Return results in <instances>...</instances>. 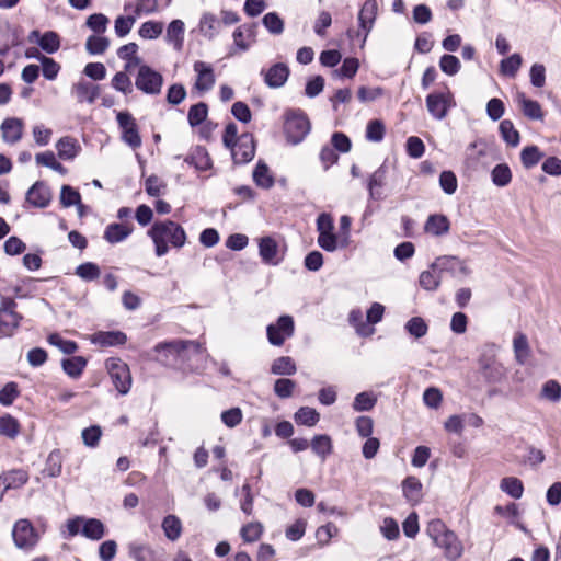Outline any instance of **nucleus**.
Segmentation results:
<instances>
[{"instance_id": "f257e3e1", "label": "nucleus", "mask_w": 561, "mask_h": 561, "mask_svg": "<svg viewBox=\"0 0 561 561\" xmlns=\"http://www.w3.org/2000/svg\"><path fill=\"white\" fill-rule=\"evenodd\" d=\"M154 351L161 355V362L169 364L178 360H188L193 355L202 354L203 347L195 341L176 340L159 343L154 346Z\"/></svg>"}, {"instance_id": "f03ea898", "label": "nucleus", "mask_w": 561, "mask_h": 561, "mask_svg": "<svg viewBox=\"0 0 561 561\" xmlns=\"http://www.w3.org/2000/svg\"><path fill=\"white\" fill-rule=\"evenodd\" d=\"M311 124L301 110H287L284 113V134L290 145L300 144L310 133Z\"/></svg>"}, {"instance_id": "7ed1b4c3", "label": "nucleus", "mask_w": 561, "mask_h": 561, "mask_svg": "<svg viewBox=\"0 0 561 561\" xmlns=\"http://www.w3.org/2000/svg\"><path fill=\"white\" fill-rule=\"evenodd\" d=\"M111 381L121 396L129 392L133 383L128 365L121 358H108L105 363Z\"/></svg>"}, {"instance_id": "20e7f679", "label": "nucleus", "mask_w": 561, "mask_h": 561, "mask_svg": "<svg viewBox=\"0 0 561 561\" xmlns=\"http://www.w3.org/2000/svg\"><path fill=\"white\" fill-rule=\"evenodd\" d=\"M16 302L13 298L2 297L0 304V336L13 335L23 317L15 311Z\"/></svg>"}, {"instance_id": "39448f33", "label": "nucleus", "mask_w": 561, "mask_h": 561, "mask_svg": "<svg viewBox=\"0 0 561 561\" xmlns=\"http://www.w3.org/2000/svg\"><path fill=\"white\" fill-rule=\"evenodd\" d=\"M149 236L151 238H160L175 248L182 247L186 239L184 230L173 221L154 222L149 230Z\"/></svg>"}, {"instance_id": "423d86ee", "label": "nucleus", "mask_w": 561, "mask_h": 561, "mask_svg": "<svg viewBox=\"0 0 561 561\" xmlns=\"http://www.w3.org/2000/svg\"><path fill=\"white\" fill-rule=\"evenodd\" d=\"M15 546L25 551L32 550L39 540V535L28 519H19L12 530Z\"/></svg>"}, {"instance_id": "0eeeda50", "label": "nucleus", "mask_w": 561, "mask_h": 561, "mask_svg": "<svg viewBox=\"0 0 561 561\" xmlns=\"http://www.w3.org/2000/svg\"><path fill=\"white\" fill-rule=\"evenodd\" d=\"M163 77L160 72L153 70L148 65H142L138 69L135 85L146 94L157 95L161 92Z\"/></svg>"}, {"instance_id": "6e6552de", "label": "nucleus", "mask_w": 561, "mask_h": 561, "mask_svg": "<svg viewBox=\"0 0 561 561\" xmlns=\"http://www.w3.org/2000/svg\"><path fill=\"white\" fill-rule=\"evenodd\" d=\"M456 105L453 93L447 89L443 92H433L426 96V107L435 119H444L448 111Z\"/></svg>"}, {"instance_id": "1a4fd4ad", "label": "nucleus", "mask_w": 561, "mask_h": 561, "mask_svg": "<svg viewBox=\"0 0 561 561\" xmlns=\"http://www.w3.org/2000/svg\"><path fill=\"white\" fill-rule=\"evenodd\" d=\"M295 331L294 319L290 316H280L276 323L266 328L267 340L272 345L282 346L284 342L293 336Z\"/></svg>"}, {"instance_id": "9d476101", "label": "nucleus", "mask_w": 561, "mask_h": 561, "mask_svg": "<svg viewBox=\"0 0 561 561\" xmlns=\"http://www.w3.org/2000/svg\"><path fill=\"white\" fill-rule=\"evenodd\" d=\"M118 127L122 130V139L133 149L141 146V137L139 135L136 119L129 112H118L116 115Z\"/></svg>"}, {"instance_id": "9b49d317", "label": "nucleus", "mask_w": 561, "mask_h": 561, "mask_svg": "<svg viewBox=\"0 0 561 561\" xmlns=\"http://www.w3.org/2000/svg\"><path fill=\"white\" fill-rule=\"evenodd\" d=\"M236 164H245L255 156V140L252 134L243 133L233 146L228 147Z\"/></svg>"}, {"instance_id": "f8f14e48", "label": "nucleus", "mask_w": 561, "mask_h": 561, "mask_svg": "<svg viewBox=\"0 0 561 561\" xmlns=\"http://www.w3.org/2000/svg\"><path fill=\"white\" fill-rule=\"evenodd\" d=\"M53 194L49 186L43 182H35L26 193L27 203L36 208H45L49 205Z\"/></svg>"}, {"instance_id": "ddd939ff", "label": "nucleus", "mask_w": 561, "mask_h": 561, "mask_svg": "<svg viewBox=\"0 0 561 561\" xmlns=\"http://www.w3.org/2000/svg\"><path fill=\"white\" fill-rule=\"evenodd\" d=\"M289 73L290 70L284 62H277L271 66L267 70H261V75L264 77L265 84L272 89H278L283 87L288 80Z\"/></svg>"}, {"instance_id": "4468645a", "label": "nucleus", "mask_w": 561, "mask_h": 561, "mask_svg": "<svg viewBox=\"0 0 561 561\" xmlns=\"http://www.w3.org/2000/svg\"><path fill=\"white\" fill-rule=\"evenodd\" d=\"M28 481V473L23 469H13L0 476V502L11 489H20Z\"/></svg>"}, {"instance_id": "2eb2a0df", "label": "nucleus", "mask_w": 561, "mask_h": 561, "mask_svg": "<svg viewBox=\"0 0 561 561\" xmlns=\"http://www.w3.org/2000/svg\"><path fill=\"white\" fill-rule=\"evenodd\" d=\"M2 140L5 144L14 145L23 137L24 122L18 117L5 118L0 126Z\"/></svg>"}, {"instance_id": "dca6fc26", "label": "nucleus", "mask_w": 561, "mask_h": 561, "mask_svg": "<svg viewBox=\"0 0 561 561\" xmlns=\"http://www.w3.org/2000/svg\"><path fill=\"white\" fill-rule=\"evenodd\" d=\"M378 12V4L376 0H366L358 13L359 32L364 34L366 41L369 32L371 31Z\"/></svg>"}, {"instance_id": "f3484780", "label": "nucleus", "mask_w": 561, "mask_h": 561, "mask_svg": "<svg viewBox=\"0 0 561 561\" xmlns=\"http://www.w3.org/2000/svg\"><path fill=\"white\" fill-rule=\"evenodd\" d=\"M194 71L197 73L195 89L201 92L209 91L215 84L214 69L209 64L197 60L193 65Z\"/></svg>"}, {"instance_id": "a211bd4d", "label": "nucleus", "mask_w": 561, "mask_h": 561, "mask_svg": "<svg viewBox=\"0 0 561 561\" xmlns=\"http://www.w3.org/2000/svg\"><path fill=\"white\" fill-rule=\"evenodd\" d=\"M434 268H438L442 274L446 272L455 275L457 272H459L460 274L467 276L471 273L465 261H461L459 257L453 255L438 256L434 261Z\"/></svg>"}, {"instance_id": "6ab92c4d", "label": "nucleus", "mask_w": 561, "mask_h": 561, "mask_svg": "<svg viewBox=\"0 0 561 561\" xmlns=\"http://www.w3.org/2000/svg\"><path fill=\"white\" fill-rule=\"evenodd\" d=\"M434 543L443 549L445 557L449 560H457L462 553V545L451 530L445 533Z\"/></svg>"}, {"instance_id": "aec40b11", "label": "nucleus", "mask_w": 561, "mask_h": 561, "mask_svg": "<svg viewBox=\"0 0 561 561\" xmlns=\"http://www.w3.org/2000/svg\"><path fill=\"white\" fill-rule=\"evenodd\" d=\"M128 553L135 561H164L162 553L151 546L141 542H130Z\"/></svg>"}, {"instance_id": "412c9836", "label": "nucleus", "mask_w": 561, "mask_h": 561, "mask_svg": "<svg viewBox=\"0 0 561 561\" xmlns=\"http://www.w3.org/2000/svg\"><path fill=\"white\" fill-rule=\"evenodd\" d=\"M259 254L262 262L268 265H277L280 261L278 257V243L270 236L262 237L259 240Z\"/></svg>"}, {"instance_id": "4be33fe9", "label": "nucleus", "mask_w": 561, "mask_h": 561, "mask_svg": "<svg viewBox=\"0 0 561 561\" xmlns=\"http://www.w3.org/2000/svg\"><path fill=\"white\" fill-rule=\"evenodd\" d=\"M72 93L79 103H94L100 94V88L88 81H79L72 85Z\"/></svg>"}, {"instance_id": "5701e85b", "label": "nucleus", "mask_w": 561, "mask_h": 561, "mask_svg": "<svg viewBox=\"0 0 561 561\" xmlns=\"http://www.w3.org/2000/svg\"><path fill=\"white\" fill-rule=\"evenodd\" d=\"M423 485L414 476H409L402 481V492L404 497L411 504H417L423 497L422 493Z\"/></svg>"}, {"instance_id": "b1692460", "label": "nucleus", "mask_w": 561, "mask_h": 561, "mask_svg": "<svg viewBox=\"0 0 561 561\" xmlns=\"http://www.w3.org/2000/svg\"><path fill=\"white\" fill-rule=\"evenodd\" d=\"M133 229L129 222L110 224L104 231V239L112 244L122 242L133 232Z\"/></svg>"}, {"instance_id": "393cba45", "label": "nucleus", "mask_w": 561, "mask_h": 561, "mask_svg": "<svg viewBox=\"0 0 561 561\" xmlns=\"http://www.w3.org/2000/svg\"><path fill=\"white\" fill-rule=\"evenodd\" d=\"M221 22L213 13L206 12L199 21V31L204 37L214 39L220 32Z\"/></svg>"}, {"instance_id": "a878e982", "label": "nucleus", "mask_w": 561, "mask_h": 561, "mask_svg": "<svg viewBox=\"0 0 561 561\" xmlns=\"http://www.w3.org/2000/svg\"><path fill=\"white\" fill-rule=\"evenodd\" d=\"M516 99L525 116L535 121H541L543 118V112L537 101L527 99L523 92H518Z\"/></svg>"}, {"instance_id": "bb28decb", "label": "nucleus", "mask_w": 561, "mask_h": 561, "mask_svg": "<svg viewBox=\"0 0 561 561\" xmlns=\"http://www.w3.org/2000/svg\"><path fill=\"white\" fill-rule=\"evenodd\" d=\"M56 149L60 159L71 160L79 153L80 145L77 139L66 136L57 141Z\"/></svg>"}, {"instance_id": "cd10ccee", "label": "nucleus", "mask_w": 561, "mask_h": 561, "mask_svg": "<svg viewBox=\"0 0 561 561\" xmlns=\"http://www.w3.org/2000/svg\"><path fill=\"white\" fill-rule=\"evenodd\" d=\"M440 280L442 273L438 268H434V262L430 265L428 270L421 273L419 278L420 286L430 291L436 290L440 285Z\"/></svg>"}, {"instance_id": "c85d7f7f", "label": "nucleus", "mask_w": 561, "mask_h": 561, "mask_svg": "<svg viewBox=\"0 0 561 561\" xmlns=\"http://www.w3.org/2000/svg\"><path fill=\"white\" fill-rule=\"evenodd\" d=\"M513 348L516 362L520 365L526 364L530 356V347L528 339L524 333L518 332L515 334L513 340Z\"/></svg>"}, {"instance_id": "c756f323", "label": "nucleus", "mask_w": 561, "mask_h": 561, "mask_svg": "<svg viewBox=\"0 0 561 561\" xmlns=\"http://www.w3.org/2000/svg\"><path fill=\"white\" fill-rule=\"evenodd\" d=\"M387 172V167L382 164L369 176L367 188L373 198L380 197V190L386 183Z\"/></svg>"}, {"instance_id": "7c9ffc66", "label": "nucleus", "mask_w": 561, "mask_h": 561, "mask_svg": "<svg viewBox=\"0 0 561 561\" xmlns=\"http://www.w3.org/2000/svg\"><path fill=\"white\" fill-rule=\"evenodd\" d=\"M161 527L164 536L171 541H176L182 535V522L175 515H167L162 520Z\"/></svg>"}, {"instance_id": "2f4dec72", "label": "nucleus", "mask_w": 561, "mask_h": 561, "mask_svg": "<svg viewBox=\"0 0 561 561\" xmlns=\"http://www.w3.org/2000/svg\"><path fill=\"white\" fill-rule=\"evenodd\" d=\"M60 205L65 208L77 206V210H85V206L81 203L80 193L70 185L61 186Z\"/></svg>"}, {"instance_id": "473e14b6", "label": "nucleus", "mask_w": 561, "mask_h": 561, "mask_svg": "<svg viewBox=\"0 0 561 561\" xmlns=\"http://www.w3.org/2000/svg\"><path fill=\"white\" fill-rule=\"evenodd\" d=\"M253 181L262 188H270L274 185V176L265 162L261 160L257 162L253 171Z\"/></svg>"}, {"instance_id": "72a5a7b5", "label": "nucleus", "mask_w": 561, "mask_h": 561, "mask_svg": "<svg viewBox=\"0 0 561 561\" xmlns=\"http://www.w3.org/2000/svg\"><path fill=\"white\" fill-rule=\"evenodd\" d=\"M81 534L91 540H100L105 535V526L100 519L84 518Z\"/></svg>"}, {"instance_id": "f704fd0d", "label": "nucleus", "mask_w": 561, "mask_h": 561, "mask_svg": "<svg viewBox=\"0 0 561 561\" xmlns=\"http://www.w3.org/2000/svg\"><path fill=\"white\" fill-rule=\"evenodd\" d=\"M425 230L434 236L444 234L449 230V221L442 214L431 215L425 224Z\"/></svg>"}, {"instance_id": "c9c22d12", "label": "nucleus", "mask_w": 561, "mask_h": 561, "mask_svg": "<svg viewBox=\"0 0 561 561\" xmlns=\"http://www.w3.org/2000/svg\"><path fill=\"white\" fill-rule=\"evenodd\" d=\"M297 367L294 359L289 356H280L274 359L271 365V373L279 376H291L296 374Z\"/></svg>"}, {"instance_id": "e433bc0d", "label": "nucleus", "mask_w": 561, "mask_h": 561, "mask_svg": "<svg viewBox=\"0 0 561 561\" xmlns=\"http://www.w3.org/2000/svg\"><path fill=\"white\" fill-rule=\"evenodd\" d=\"M184 30V23L181 20H173L167 28L165 38L175 49H181L183 45Z\"/></svg>"}, {"instance_id": "4c0bfd02", "label": "nucleus", "mask_w": 561, "mask_h": 561, "mask_svg": "<svg viewBox=\"0 0 561 561\" xmlns=\"http://www.w3.org/2000/svg\"><path fill=\"white\" fill-rule=\"evenodd\" d=\"M500 489L513 499H520L524 493L522 480L515 477L503 478L500 482Z\"/></svg>"}, {"instance_id": "58836bf2", "label": "nucleus", "mask_w": 561, "mask_h": 561, "mask_svg": "<svg viewBox=\"0 0 561 561\" xmlns=\"http://www.w3.org/2000/svg\"><path fill=\"white\" fill-rule=\"evenodd\" d=\"M62 469V455L59 449L50 451L46 459L44 473L50 478L59 477Z\"/></svg>"}, {"instance_id": "ea45409f", "label": "nucleus", "mask_w": 561, "mask_h": 561, "mask_svg": "<svg viewBox=\"0 0 561 561\" xmlns=\"http://www.w3.org/2000/svg\"><path fill=\"white\" fill-rule=\"evenodd\" d=\"M37 45L46 54H55L60 48V36L54 31H47L37 39Z\"/></svg>"}, {"instance_id": "a19ab883", "label": "nucleus", "mask_w": 561, "mask_h": 561, "mask_svg": "<svg viewBox=\"0 0 561 561\" xmlns=\"http://www.w3.org/2000/svg\"><path fill=\"white\" fill-rule=\"evenodd\" d=\"M126 341V334L121 331L100 332L94 337V342H98L103 346L123 345Z\"/></svg>"}, {"instance_id": "79ce46f5", "label": "nucleus", "mask_w": 561, "mask_h": 561, "mask_svg": "<svg viewBox=\"0 0 561 561\" xmlns=\"http://www.w3.org/2000/svg\"><path fill=\"white\" fill-rule=\"evenodd\" d=\"M348 321L360 336H370L375 332L373 327L363 321V313L359 309H354L350 312Z\"/></svg>"}, {"instance_id": "37998d69", "label": "nucleus", "mask_w": 561, "mask_h": 561, "mask_svg": "<svg viewBox=\"0 0 561 561\" xmlns=\"http://www.w3.org/2000/svg\"><path fill=\"white\" fill-rule=\"evenodd\" d=\"M208 115V106L204 102H199L190 107L187 113V121L191 127L202 125Z\"/></svg>"}, {"instance_id": "c03bdc74", "label": "nucleus", "mask_w": 561, "mask_h": 561, "mask_svg": "<svg viewBox=\"0 0 561 561\" xmlns=\"http://www.w3.org/2000/svg\"><path fill=\"white\" fill-rule=\"evenodd\" d=\"M61 364L64 371L68 376L78 378L87 366V360L82 356H73L64 359Z\"/></svg>"}, {"instance_id": "a18cd8bd", "label": "nucleus", "mask_w": 561, "mask_h": 561, "mask_svg": "<svg viewBox=\"0 0 561 561\" xmlns=\"http://www.w3.org/2000/svg\"><path fill=\"white\" fill-rule=\"evenodd\" d=\"M20 433L19 421L10 414L0 417V435L14 439Z\"/></svg>"}, {"instance_id": "49530a36", "label": "nucleus", "mask_w": 561, "mask_h": 561, "mask_svg": "<svg viewBox=\"0 0 561 561\" xmlns=\"http://www.w3.org/2000/svg\"><path fill=\"white\" fill-rule=\"evenodd\" d=\"M499 130L503 140L507 145L516 147L519 144V133L516 130V128L514 127L513 123L510 119H503L500 123Z\"/></svg>"}, {"instance_id": "de8ad7c7", "label": "nucleus", "mask_w": 561, "mask_h": 561, "mask_svg": "<svg viewBox=\"0 0 561 561\" xmlns=\"http://www.w3.org/2000/svg\"><path fill=\"white\" fill-rule=\"evenodd\" d=\"M377 403V397L369 391H364L355 396L353 409L357 412L370 411Z\"/></svg>"}, {"instance_id": "09e8293b", "label": "nucleus", "mask_w": 561, "mask_h": 561, "mask_svg": "<svg viewBox=\"0 0 561 561\" xmlns=\"http://www.w3.org/2000/svg\"><path fill=\"white\" fill-rule=\"evenodd\" d=\"M311 448L314 454L324 460L332 453V442L328 435H317L311 442Z\"/></svg>"}, {"instance_id": "8fccbe9b", "label": "nucleus", "mask_w": 561, "mask_h": 561, "mask_svg": "<svg viewBox=\"0 0 561 561\" xmlns=\"http://www.w3.org/2000/svg\"><path fill=\"white\" fill-rule=\"evenodd\" d=\"M320 420L319 413L309 407H302L295 413V421L299 424L313 426Z\"/></svg>"}, {"instance_id": "3c124183", "label": "nucleus", "mask_w": 561, "mask_h": 561, "mask_svg": "<svg viewBox=\"0 0 561 561\" xmlns=\"http://www.w3.org/2000/svg\"><path fill=\"white\" fill-rule=\"evenodd\" d=\"M110 46V41L104 36L92 35L85 42V49L91 55H101Z\"/></svg>"}, {"instance_id": "603ef678", "label": "nucleus", "mask_w": 561, "mask_h": 561, "mask_svg": "<svg viewBox=\"0 0 561 561\" xmlns=\"http://www.w3.org/2000/svg\"><path fill=\"white\" fill-rule=\"evenodd\" d=\"M492 181L496 186H506L512 180V172L507 164L500 163L492 170Z\"/></svg>"}, {"instance_id": "864d4df0", "label": "nucleus", "mask_w": 561, "mask_h": 561, "mask_svg": "<svg viewBox=\"0 0 561 561\" xmlns=\"http://www.w3.org/2000/svg\"><path fill=\"white\" fill-rule=\"evenodd\" d=\"M541 158L542 153L537 146L525 147L520 153L522 163L526 169L535 167Z\"/></svg>"}, {"instance_id": "5fc2aeb1", "label": "nucleus", "mask_w": 561, "mask_h": 561, "mask_svg": "<svg viewBox=\"0 0 561 561\" xmlns=\"http://www.w3.org/2000/svg\"><path fill=\"white\" fill-rule=\"evenodd\" d=\"M386 128L381 121H369L366 127V138L369 141L380 142L385 137Z\"/></svg>"}, {"instance_id": "6e6d98bb", "label": "nucleus", "mask_w": 561, "mask_h": 561, "mask_svg": "<svg viewBox=\"0 0 561 561\" xmlns=\"http://www.w3.org/2000/svg\"><path fill=\"white\" fill-rule=\"evenodd\" d=\"M262 534L263 526L259 522L249 523L244 525L240 530V535L245 542H254L259 540Z\"/></svg>"}, {"instance_id": "4d7b16f0", "label": "nucleus", "mask_w": 561, "mask_h": 561, "mask_svg": "<svg viewBox=\"0 0 561 561\" xmlns=\"http://www.w3.org/2000/svg\"><path fill=\"white\" fill-rule=\"evenodd\" d=\"M163 31V23L156 21H147L141 24L138 33L139 36L147 39H153L161 35Z\"/></svg>"}, {"instance_id": "13d9d810", "label": "nucleus", "mask_w": 561, "mask_h": 561, "mask_svg": "<svg viewBox=\"0 0 561 561\" xmlns=\"http://www.w3.org/2000/svg\"><path fill=\"white\" fill-rule=\"evenodd\" d=\"M262 22L266 30L274 35H279L284 31V22L275 12L266 13Z\"/></svg>"}, {"instance_id": "bf43d9fd", "label": "nucleus", "mask_w": 561, "mask_h": 561, "mask_svg": "<svg viewBox=\"0 0 561 561\" xmlns=\"http://www.w3.org/2000/svg\"><path fill=\"white\" fill-rule=\"evenodd\" d=\"M76 275H78L80 278H82L84 280L91 282V280L99 278V276L101 275V271H100V267L95 263L87 262V263L80 264L76 268Z\"/></svg>"}, {"instance_id": "052dcab7", "label": "nucleus", "mask_w": 561, "mask_h": 561, "mask_svg": "<svg viewBox=\"0 0 561 561\" xmlns=\"http://www.w3.org/2000/svg\"><path fill=\"white\" fill-rule=\"evenodd\" d=\"M296 382L288 378L277 379L274 383V392L280 399H287L293 396Z\"/></svg>"}, {"instance_id": "680f3d73", "label": "nucleus", "mask_w": 561, "mask_h": 561, "mask_svg": "<svg viewBox=\"0 0 561 561\" xmlns=\"http://www.w3.org/2000/svg\"><path fill=\"white\" fill-rule=\"evenodd\" d=\"M107 24L108 19L102 13H93L85 21V25L96 34L104 33L107 28Z\"/></svg>"}, {"instance_id": "e2e57ef3", "label": "nucleus", "mask_w": 561, "mask_h": 561, "mask_svg": "<svg viewBox=\"0 0 561 561\" xmlns=\"http://www.w3.org/2000/svg\"><path fill=\"white\" fill-rule=\"evenodd\" d=\"M112 87L126 95L133 92L131 80L125 71H119L113 77Z\"/></svg>"}, {"instance_id": "0e129e2a", "label": "nucleus", "mask_w": 561, "mask_h": 561, "mask_svg": "<svg viewBox=\"0 0 561 561\" xmlns=\"http://www.w3.org/2000/svg\"><path fill=\"white\" fill-rule=\"evenodd\" d=\"M541 396L551 402L560 401L561 385L556 380H549L545 382L541 389Z\"/></svg>"}, {"instance_id": "69168bd1", "label": "nucleus", "mask_w": 561, "mask_h": 561, "mask_svg": "<svg viewBox=\"0 0 561 561\" xmlns=\"http://www.w3.org/2000/svg\"><path fill=\"white\" fill-rule=\"evenodd\" d=\"M407 153L413 159H419L424 154L425 146L421 138L411 136L405 144Z\"/></svg>"}, {"instance_id": "338daca9", "label": "nucleus", "mask_w": 561, "mask_h": 561, "mask_svg": "<svg viewBox=\"0 0 561 561\" xmlns=\"http://www.w3.org/2000/svg\"><path fill=\"white\" fill-rule=\"evenodd\" d=\"M405 329L411 335L415 336L416 339L424 336L428 330L427 324L420 317H414L410 319L405 324Z\"/></svg>"}, {"instance_id": "774afa93", "label": "nucleus", "mask_w": 561, "mask_h": 561, "mask_svg": "<svg viewBox=\"0 0 561 561\" xmlns=\"http://www.w3.org/2000/svg\"><path fill=\"white\" fill-rule=\"evenodd\" d=\"M439 67L446 75L454 76L460 69V61L454 55H443L439 60Z\"/></svg>"}]
</instances>
